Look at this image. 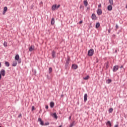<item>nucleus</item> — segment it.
Here are the masks:
<instances>
[{
    "label": "nucleus",
    "mask_w": 127,
    "mask_h": 127,
    "mask_svg": "<svg viewBox=\"0 0 127 127\" xmlns=\"http://www.w3.org/2000/svg\"><path fill=\"white\" fill-rule=\"evenodd\" d=\"M88 56H93L94 55V49L89 50L88 52Z\"/></svg>",
    "instance_id": "nucleus-1"
},
{
    "label": "nucleus",
    "mask_w": 127,
    "mask_h": 127,
    "mask_svg": "<svg viewBox=\"0 0 127 127\" xmlns=\"http://www.w3.org/2000/svg\"><path fill=\"white\" fill-rule=\"evenodd\" d=\"M69 61H70V58H68L66 61L65 65V69H68V67H69Z\"/></svg>",
    "instance_id": "nucleus-2"
},
{
    "label": "nucleus",
    "mask_w": 127,
    "mask_h": 127,
    "mask_svg": "<svg viewBox=\"0 0 127 127\" xmlns=\"http://www.w3.org/2000/svg\"><path fill=\"white\" fill-rule=\"evenodd\" d=\"M91 18L92 20H97L98 19V17L96 16V14L93 13L91 15Z\"/></svg>",
    "instance_id": "nucleus-3"
},
{
    "label": "nucleus",
    "mask_w": 127,
    "mask_h": 127,
    "mask_svg": "<svg viewBox=\"0 0 127 127\" xmlns=\"http://www.w3.org/2000/svg\"><path fill=\"white\" fill-rule=\"evenodd\" d=\"M119 70V65H115L113 67V72H117Z\"/></svg>",
    "instance_id": "nucleus-4"
},
{
    "label": "nucleus",
    "mask_w": 127,
    "mask_h": 127,
    "mask_svg": "<svg viewBox=\"0 0 127 127\" xmlns=\"http://www.w3.org/2000/svg\"><path fill=\"white\" fill-rule=\"evenodd\" d=\"M16 60L18 62V63H21V59H19V55H16Z\"/></svg>",
    "instance_id": "nucleus-5"
},
{
    "label": "nucleus",
    "mask_w": 127,
    "mask_h": 127,
    "mask_svg": "<svg viewBox=\"0 0 127 127\" xmlns=\"http://www.w3.org/2000/svg\"><path fill=\"white\" fill-rule=\"evenodd\" d=\"M97 13L98 15H101L102 13H103V11H102V9H98L97 11Z\"/></svg>",
    "instance_id": "nucleus-6"
},
{
    "label": "nucleus",
    "mask_w": 127,
    "mask_h": 127,
    "mask_svg": "<svg viewBox=\"0 0 127 127\" xmlns=\"http://www.w3.org/2000/svg\"><path fill=\"white\" fill-rule=\"evenodd\" d=\"M12 66L14 67L16 66V56H15V61L12 62Z\"/></svg>",
    "instance_id": "nucleus-7"
},
{
    "label": "nucleus",
    "mask_w": 127,
    "mask_h": 127,
    "mask_svg": "<svg viewBox=\"0 0 127 127\" xmlns=\"http://www.w3.org/2000/svg\"><path fill=\"white\" fill-rule=\"evenodd\" d=\"M38 122H40V124L41 126H44V122L42 121V119L41 118H39L38 119Z\"/></svg>",
    "instance_id": "nucleus-8"
},
{
    "label": "nucleus",
    "mask_w": 127,
    "mask_h": 127,
    "mask_svg": "<svg viewBox=\"0 0 127 127\" xmlns=\"http://www.w3.org/2000/svg\"><path fill=\"white\" fill-rule=\"evenodd\" d=\"M0 74L3 76V77H4V76H5V70H4V69H1L0 71Z\"/></svg>",
    "instance_id": "nucleus-9"
},
{
    "label": "nucleus",
    "mask_w": 127,
    "mask_h": 127,
    "mask_svg": "<svg viewBox=\"0 0 127 127\" xmlns=\"http://www.w3.org/2000/svg\"><path fill=\"white\" fill-rule=\"evenodd\" d=\"M87 100H88V94L86 93L84 94V101L85 102V103L87 102Z\"/></svg>",
    "instance_id": "nucleus-10"
},
{
    "label": "nucleus",
    "mask_w": 127,
    "mask_h": 127,
    "mask_svg": "<svg viewBox=\"0 0 127 127\" xmlns=\"http://www.w3.org/2000/svg\"><path fill=\"white\" fill-rule=\"evenodd\" d=\"M72 68L74 69V70H76V69H78V65L75 64H72Z\"/></svg>",
    "instance_id": "nucleus-11"
},
{
    "label": "nucleus",
    "mask_w": 127,
    "mask_h": 127,
    "mask_svg": "<svg viewBox=\"0 0 127 127\" xmlns=\"http://www.w3.org/2000/svg\"><path fill=\"white\" fill-rule=\"evenodd\" d=\"M107 9L109 11H111V10H113V6H112V5H108V7H107Z\"/></svg>",
    "instance_id": "nucleus-12"
},
{
    "label": "nucleus",
    "mask_w": 127,
    "mask_h": 127,
    "mask_svg": "<svg viewBox=\"0 0 127 127\" xmlns=\"http://www.w3.org/2000/svg\"><path fill=\"white\" fill-rule=\"evenodd\" d=\"M33 50H34V46H31L29 49V51L31 52V51H33Z\"/></svg>",
    "instance_id": "nucleus-13"
},
{
    "label": "nucleus",
    "mask_w": 127,
    "mask_h": 127,
    "mask_svg": "<svg viewBox=\"0 0 127 127\" xmlns=\"http://www.w3.org/2000/svg\"><path fill=\"white\" fill-rule=\"evenodd\" d=\"M56 54V52L55 51H53L52 53V56L53 58H55Z\"/></svg>",
    "instance_id": "nucleus-14"
},
{
    "label": "nucleus",
    "mask_w": 127,
    "mask_h": 127,
    "mask_svg": "<svg viewBox=\"0 0 127 127\" xmlns=\"http://www.w3.org/2000/svg\"><path fill=\"white\" fill-rule=\"evenodd\" d=\"M54 23H55V20L54 18H52L51 21V24H52V25H54Z\"/></svg>",
    "instance_id": "nucleus-15"
},
{
    "label": "nucleus",
    "mask_w": 127,
    "mask_h": 127,
    "mask_svg": "<svg viewBox=\"0 0 127 127\" xmlns=\"http://www.w3.org/2000/svg\"><path fill=\"white\" fill-rule=\"evenodd\" d=\"M56 5H57V4L53 5V6L52 7V10H55V9H57Z\"/></svg>",
    "instance_id": "nucleus-16"
},
{
    "label": "nucleus",
    "mask_w": 127,
    "mask_h": 127,
    "mask_svg": "<svg viewBox=\"0 0 127 127\" xmlns=\"http://www.w3.org/2000/svg\"><path fill=\"white\" fill-rule=\"evenodd\" d=\"M83 3L85 6H88V1L87 0H84L83 1Z\"/></svg>",
    "instance_id": "nucleus-17"
},
{
    "label": "nucleus",
    "mask_w": 127,
    "mask_h": 127,
    "mask_svg": "<svg viewBox=\"0 0 127 127\" xmlns=\"http://www.w3.org/2000/svg\"><path fill=\"white\" fill-rule=\"evenodd\" d=\"M50 105L51 108H54V105H55L54 102H51Z\"/></svg>",
    "instance_id": "nucleus-18"
},
{
    "label": "nucleus",
    "mask_w": 127,
    "mask_h": 127,
    "mask_svg": "<svg viewBox=\"0 0 127 127\" xmlns=\"http://www.w3.org/2000/svg\"><path fill=\"white\" fill-rule=\"evenodd\" d=\"M53 116L54 117V118H55V119H58V117L57 116V114H56V113H55L53 114Z\"/></svg>",
    "instance_id": "nucleus-19"
},
{
    "label": "nucleus",
    "mask_w": 127,
    "mask_h": 127,
    "mask_svg": "<svg viewBox=\"0 0 127 127\" xmlns=\"http://www.w3.org/2000/svg\"><path fill=\"white\" fill-rule=\"evenodd\" d=\"M109 2L110 3V5H114V1L113 0H109Z\"/></svg>",
    "instance_id": "nucleus-20"
},
{
    "label": "nucleus",
    "mask_w": 127,
    "mask_h": 127,
    "mask_svg": "<svg viewBox=\"0 0 127 127\" xmlns=\"http://www.w3.org/2000/svg\"><path fill=\"white\" fill-rule=\"evenodd\" d=\"M5 65L6 67H9V63L8 62H5Z\"/></svg>",
    "instance_id": "nucleus-21"
},
{
    "label": "nucleus",
    "mask_w": 127,
    "mask_h": 127,
    "mask_svg": "<svg viewBox=\"0 0 127 127\" xmlns=\"http://www.w3.org/2000/svg\"><path fill=\"white\" fill-rule=\"evenodd\" d=\"M75 125V121L72 122V123L70 125L69 127H74Z\"/></svg>",
    "instance_id": "nucleus-22"
},
{
    "label": "nucleus",
    "mask_w": 127,
    "mask_h": 127,
    "mask_svg": "<svg viewBox=\"0 0 127 127\" xmlns=\"http://www.w3.org/2000/svg\"><path fill=\"white\" fill-rule=\"evenodd\" d=\"M100 27V23L98 22L96 24V28H99Z\"/></svg>",
    "instance_id": "nucleus-23"
},
{
    "label": "nucleus",
    "mask_w": 127,
    "mask_h": 127,
    "mask_svg": "<svg viewBox=\"0 0 127 127\" xmlns=\"http://www.w3.org/2000/svg\"><path fill=\"white\" fill-rule=\"evenodd\" d=\"M113 111H114V109H113L112 108H111L109 109V113H113Z\"/></svg>",
    "instance_id": "nucleus-24"
},
{
    "label": "nucleus",
    "mask_w": 127,
    "mask_h": 127,
    "mask_svg": "<svg viewBox=\"0 0 127 127\" xmlns=\"http://www.w3.org/2000/svg\"><path fill=\"white\" fill-rule=\"evenodd\" d=\"M89 75H87L85 77H83V80H89Z\"/></svg>",
    "instance_id": "nucleus-25"
},
{
    "label": "nucleus",
    "mask_w": 127,
    "mask_h": 127,
    "mask_svg": "<svg viewBox=\"0 0 127 127\" xmlns=\"http://www.w3.org/2000/svg\"><path fill=\"white\" fill-rule=\"evenodd\" d=\"M107 124L109 125L110 127H112V123H111V121H108Z\"/></svg>",
    "instance_id": "nucleus-26"
},
{
    "label": "nucleus",
    "mask_w": 127,
    "mask_h": 127,
    "mask_svg": "<svg viewBox=\"0 0 127 127\" xmlns=\"http://www.w3.org/2000/svg\"><path fill=\"white\" fill-rule=\"evenodd\" d=\"M52 72V67H49V73L50 74Z\"/></svg>",
    "instance_id": "nucleus-27"
},
{
    "label": "nucleus",
    "mask_w": 127,
    "mask_h": 127,
    "mask_svg": "<svg viewBox=\"0 0 127 127\" xmlns=\"http://www.w3.org/2000/svg\"><path fill=\"white\" fill-rule=\"evenodd\" d=\"M110 83H112V79H108L107 80V83L110 84Z\"/></svg>",
    "instance_id": "nucleus-28"
},
{
    "label": "nucleus",
    "mask_w": 127,
    "mask_h": 127,
    "mask_svg": "<svg viewBox=\"0 0 127 127\" xmlns=\"http://www.w3.org/2000/svg\"><path fill=\"white\" fill-rule=\"evenodd\" d=\"M106 68L108 69L109 68V62H107L106 65Z\"/></svg>",
    "instance_id": "nucleus-29"
},
{
    "label": "nucleus",
    "mask_w": 127,
    "mask_h": 127,
    "mask_svg": "<svg viewBox=\"0 0 127 127\" xmlns=\"http://www.w3.org/2000/svg\"><path fill=\"white\" fill-rule=\"evenodd\" d=\"M3 46H4V47H6V46H7V43H6V42H4L3 43Z\"/></svg>",
    "instance_id": "nucleus-30"
},
{
    "label": "nucleus",
    "mask_w": 127,
    "mask_h": 127,
    "mask_svg": "<svg viewBox=\"0 0 127 127\" xmlns=\"http://www.w3.org/2000/svg\"><path fill=\"white\" fill-rule=\"evenodd\" d=\"M3 11L6 12L7 11V7L6 6L4 7L3 8Z\"/></svg>",
    "instance_id": "nucleus-31"
},
{
    "label": "nucleus",
    "mask_w": 127,
    "mask_h": 127,
    "mask_svg": "<svg viewBox=\"0 0 127 127\" xmlns=\"http://www.w3.org/2000/svg\"><path fill=\"white\" fill-rule=\"evenodd\" d=\"M60 4H59L58 5H56V8H57V9H58V8H59V7H60Z\"/></svg>",
    "instance_id": "nucleus-32"
},
{
    "label": "nucleus",
    "mask_w": 127,
    "mask_h": 127,
    "mask_svg": "<svg viewBox=\"0 0 127 127\" xmlns=\"http://www.w3.org/2000/svg\"><path fill=\"white\" fill-rule=\"evenodd\" d=\"M112 31V29H111V28H110L108 30V32L109 33H111V31Z\"/></svg>",
    "instance_id": "nucleus-33"
},
{
    "label": "nucleus",
    "mask_w": 127,
    "mask_h": 127,
    "mask_svg": "<svg viewBox=\"0 0 127 127\" xmlns=\"http://www.w3.org/2000/svg\"><path fill=\"white\" fill-rule=\"evenodd\" d=\"M33 7H34V5H33V4L31 5L30 6L31 9H32V8H33Z\"/></svg>",
    "instance_id": "nucleus-34"
},
{
    "label": "nucleus",
    "mask_w": 127,
    "mask_h": 127,
    "mask_svg": "<svg viewBox=\"0 0 127 127\" xmlns=\"http://www.w3.org/2000/svg\"><path fill=\"white\" fill-rule=\"evenodd\" d=\"M34 110H35V107L34 106H32V110L34 111Z\"/></svg>",
    "instance_id": "nucleus-35"
},
{
    "label": "nucleus",
    "mask_w": 127,
    "mask_h": 127,
    "mask_svg": "<svg viewBox=\"0 0 127 127\" xmlns=\"http://www.w3.org/2000/svg\"><path fill=\"white\" fill-rule=\"evenodd\" d=\"M49 123L47 122L45 124V126H49Z\"/></svg>",
    "instance_id": "nucleus-36"
},
{
    "label": "nucleus",
    "mask_w": 127,
    "mask_h": 127,
    "mask_svg": "<svg viewBox=\"0 0 127 127\" xmlns=\"http://www.w3.org/2000/svg\"><path fill=\"white\" fill-rule=\"evenodd\" d=\"M116 29H118L119 28V26L118 25V24L116 25Z\"/></svg>",
    "instance_id": "nucleus-37"
},
{
    "label": "nucleus",
    "mask_w": 127,
    "mask_h": 127,
    "mask_svg": "<svg viewBox=\"0 0 127 127\" xmlns=\"http://www.w3.org/2000/svg\"><path fill=\"white\" fill-rule=\"evenodd\" d=\"M81 23H83V21L81 20L80 21H79V24H81Z\"/></svg>",
    "instance_id": "nucleus-38"
},
{
    "label": "nucleus",
    "mask_w": 127,
    "mask_h": 127,
    "mask_svg": "<svg viewBox=\"0 0 127 127\" xmlns=\"http://www.w3.org/2000/svg\"><path fill=\"white\" fill-rule=\"evenodd\" d=\"M22 115L21 114H19V115L18 116V118H21Z\"/></svg>",
    "instance_id": "nucleus-39"
},
{
    "label": "nucleus",
    "mask_w": 127,
    "mask_h": 127,
    "mask_svg": "<svg viewBox=\"0 0 127 127\" xmlns=\"http://www.w3.org/2000/svg\"><path fill=\"white\" fill-rule=\"evenodd\" d=\"M101 6H102V5H101V4H99L98 5V7H99V8L101 7Z\"/></svg>",
    "instance_id": "nucleus-40"
},
{
    "label": "nucleus",
    "mask_w": 127,
    "mask_h": 127,
    "mask_svg": "<svg viewBox=\"0 0 127 127\" xmlns=\"http://www.w3.org/2000/svg\"><path fill=\"white\" fill-rule=\"evenodd\" d=\"M48 108H49L48 105L46 106V109L47 110H48Z\"/></svg>",
    "instance_id": "nucleus-41"
},
{
    "label": "nucleus",
    "mask_w": 127,
    "mask_h": 127,
    "mask_svg": "<svg viewBox=\"0 0 127 127\" xmlns=\"http://www.w3.org/2000/svg\"><path fill=\"white\" fill-rule=\"evenodd\" d=\"M6 11H3V14H5V13H6Z\"/></svg>",
    "instance_id": "nucleus-42"
},
{
    "label": "nucleus",
    "mask_w": 127,
    "mask_h": 127,
    "mask_svg": "<svg viewBox=\"0 0 127 127\" xmlns=\"http://www.w3.org/2000/svg\"><path fill=\"white\" fill-rule=\"evenodd\" d=\"M114 127H119V125H115Z\"/></svg>",
    "instance_id": "nucleus-43"
},
{
    "label": "nucleus",
    "mask_w": 127,
    "mask_h": 127,
    "mask_svg": "<svg viewBox=\"0 0 127 127\" xmlns=\"http://www.w3.org/2000/svg\"><path fill=\"white\" fill-rule=\"evenodd\" d=\"M115 53H118V50H116L115 51Z\"/></svg>",
    "instance_id": "nucleus-44"
},
{
    "label": "nucleus",
    "mask_w": 127,
    "mask_h": 127,
    "mask_svg": "<svg viewBox=\"0 0 127 127\" xmlns=\"http://www.w3.org/2000/svg\"><path fill=\"white\" fill-rule=\"evenodd\" d=\"M0 79H1V74L0 73Z\"/></svg>",
    "instance_id": "nucleus-45"
},
{
    "label": "nucleus",
    "mask_w": 127,
    "mask_h": 127,
    "mask_svg": "<svg viewBox=\"0 0 127 127\" xmlns=\"http://www.w3.org/2000/svg\"><path fill=\"white\" fill-rule=\"evenodd\" d=\"M120 68H121V69H122V68H124V66L123 65H121Z\"/></svg>",
    "instance_id": "nucleus-46"
},
{
    "label": "nucleus",
    "mask_w": 127,
    "mask_h": 127,
    "mask_svg": "<svg viewBox=\"0 0 127 127\" xmlns=\"http://www.w3.org/2000/svg\"><path fill=\"white\" fill-rule=\"evenodd\" d=\"M68 119H69V120H71V116H69Z\"/></svg>",
    "instance_id": "nucleus-47"
},
{
    "label": "nucleus",
    "mask_w": 127,
    "mask_h": 127,
    "mask_svg": "<svg viewBox=\"0 0 127 127\" xmlns=\"http://www.w3.org/2000/svg\"><path fill=\"white\" fill-rule=\"evenodd\" d=\"M1 66V63H0V68Z\"/></svg>",
    "instance_id": "nucleus-48"
},
{
    "label": "nucleus",
    "mask_w": 127,
    "mask_h": 127,
    "mask_svg": "<svg viewBox=\"0 0 127 127\" xmlns=\"http://www.w3.org/2000/svg\"><path fill=\"white\" fill-rule=\"evenodd\" d=\"M113 36H114V37H115V36H116V35L114 34V35H113Z\"/></svg>",
    "instance_id": "nucleus-49"
},
{
    "label": "nucleus",
    "mask_w": 127,
    "mask_h": 127,
    "mask_svg": "<svg viewBox=\"0 0 127 127\" xmlns=\"http://www.w3.org/2000/svg\"><path fill=\"white\" fill-rule=\"evenodd\" d=\"M126 8H127V5L126 6Z\"/></svg>",
    "instance_id": "nucleus-50"
},
{
    "label": "nucleus",
    "mask_w": 127,
    "mask_h": 127,
    "mask_svg": "<svg viewBox=\"0 0 127 127\" xmlns=\"http://www.w3.org/2000/svg\"><path fill=\"white\" fill-rule=\"evenodd\" d=\"M64 95H61V97H64Z\"/></svg>",
    "instance_id": "nucleus-51"
},
{
    "label": "nucleus",
    "mask_w": 127,
    "mask_h": 127,
    "mask_svg": "<svg viewBox=\"0 0 127 127\" xmlns=\"http://www.w3.org/2000/svg\"><path fill=\"white\" fill-rule=\"evenodd\" d=\"M82 7V5H81L80 6V8H81Z\"/></svg>",
    "instance_id": "nucleus-52"
},
{
    "label": "nucleus",
    "mask_w": 127,
    "mask_h": 127,
    "mask_svg": "<svg viewBox=\"0 0 127 127\" xmlns=\"http://www.w3.org/2000/svg\"><path fill=\"white\" fill-rule=\"evenodd\" d=\"M35 73H36V71H35Z\"/></svg>",
    "instance_id": "nucleus-53"
},
{
    "label": "nucleus",
    "mask_w": 127,
    "mask_h": 127,
    "mask_svg": "<svg viewBox=\"0 0 127 127\" xmlns=\"http://www.w3.org/2000/svg\"><path fill=\"white\" fill-rule=\"evenodd\" d=\"M0 127H1V126H0Z\"/></svg>",
    "instance_id": "nucleus-54"
}]
</instances>
